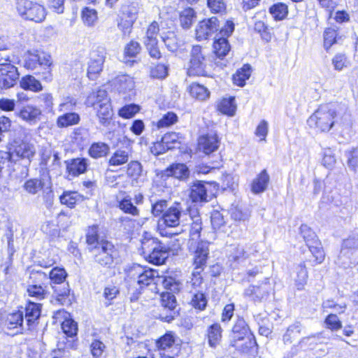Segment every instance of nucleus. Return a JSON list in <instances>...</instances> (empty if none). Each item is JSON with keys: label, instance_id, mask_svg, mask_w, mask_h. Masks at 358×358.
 <instances>
[{"label": "nucleus", "instance_id": "f257e3e1", "mask_svg": "<svg viewBox=\"0 0 358 358\" xmlns=\"http://www.w3.org/2000/svg\"><path fill=\"white\" fill-rule=\"evenodd\" d=\"M85 243L89 252L92 253L94 263L103 268L115 267V262L120 257V251L106 236H101L100 227L98 224L87 227Z\"/></svg>", "mask_w": 358, "mask_h": 358}, {"label": "nucleus", "instance_id": "f03ea898", "mask_svg": "<svg viewBox=\"0 0 358 358\" xmlns=\"http://www.w3.org/2000/svg\"><path fill=\"white\" fill-rule=\"evenodd\" d=\"M177 274L173 271L158 269V281L162 279V286L170 292H162L161 297V310L158 319L162 322L171 323L178 316L176 310L177 301L173 293L179 291L180 283L176 279Z\"/></svg>", "mask_w": 358, "mask_h": 358}, {"label": "nucleus", "instance_id": "7ed1b4c3", "mask_svg": "<svg viewBox=\"0 0 358 358\" xmlns=\"http://www.w3.org/2000/svg\"><path fill=\"white\" fill-rule=\"evenodd\" d=\"M23 66L28 71H34V74L45 83L53 80V61L50 54L39 50H29L25 52Z\"/></svg>", "mask_w": 358, "mask_h": 358}, {"label": "nucleus", "instance_id": "20e7f679", "mask_svg": "<svg viewBox=\"0 0 358 358\" xmlns=\"http://www.w3.org/2000/svg\"><path fill=\"white\" fill-rule=\"evenodd\" d=\"M336 115L334 106L327 103L320 106L308 119L307 122L310 127H315L320 131H328L334 124Z\"/></svg>", "mask_w": 358, "mask_h": 358}, {"label": "nucleus", "instance_id": "39448f33", "mask_svg": "<svg viewBox=\"0 0 358 358\" xmlns=\"http://www.w3.org/2000/svg\"><path fill=\"white\" fill-rule=\"evenodd\" d=\"M16 10L22 19L36 23L43 22L47 15L45 6L31 0H17Z\"/></svg>", "mask_w": 358, "mask_h": 358}, {"label": "nucleus", "instance_id": "423d86ee", "mask_svg": "<svg viewBox=\"0 0 358 358\" xmlns=\"http://www.w3.org/2000/svg\"><path fill=\"white\" fill-rule=\"evenodd\" d=\"M138 13V7L133 3H124L120 6L117 25L123 35H129L131 32Z\"/></svg>", "mask_w": 358, "mask_h": 358}, {"label": "nucleus", "instance_id": "0eeeda50", "mask_svg": "<svg viewBox=\"0 0 358 358\" xmlns=\"http://www.w3.org/2000/svg\"><path fill=\"white\" fill-rule=\"evenodd\" d=\"M29 279L31 283L27 287L28 296L39 301L45 299L48 292L43 282L48 279L47 274L41 270H31Z\"/></svg>", "mask_w": 358, "mask_h": 358}, {"label": "nucleus", "instance_id": "6e6552de", "mask_svg": "<svg viewBox=\"0 0 358 358\" xmlns=\"http://www.w3.org/2000/svg\"><path fill=\"white\" fill-rule=\"evenodd\" d=\"M134 141L127 136L117 140L118 148L108 159V164L113 166L123 165L129 161L133 153Z\"/></svg>", "mask_w": 358, "mask_h": 358}, {"label": "nucleus", "instance_id": "1a4fd4ad", "mask_svg": "<svg viewBox=\"0 0 358 358\" xmlns=\"http://www.w3.org/2000/svg\"><path fill=\"white\" fill-rule=\"evenodd\" d=\"M234 30V24L232 21H227L224 27H222L220 32L216 34L213 43V51L215 55L223 59L229 52L231 46L227 37L231 36Z\"/></svg>", "mask_w": 358, "mask_h": 358}, {"label": "nucleus", "instance_id": "9d476101", "mask_svg": "<svg viewBox=\"0 0 358 358\" xmlns=\"http://www.w3.org/2000/svg\"><path fill=\"white\" fill-rule=\"evenodd\" d=\"M17 68L12 64L9 57L0 60V88L9 89L15 85L19 80Z\"/></svg>", "mask_w": 358, "mask_h": 358}, {"label": "nucleus", "instance_id": "9b49d317", "mask_svg": "<svg viewBox=\"0 0 358 358\" xmlns=\"http://www.w3.org/2000/svg\"><path fill=\"white\" fill-rule=\"evenodd\" d=\"M324 338H329L326 331H322L308 336L301 338L299 341L292 346L284 358H292L296 355L300 350H311L318 343H323Z\"/></svg>", "mask_w": 358, "mask_h": 358}, {"label": "nucleus", "instance_id": "f8f14e48", "mask_svg": "<svg viewBox=\"0 0 358 358\" xmlns=\"http://www.w3.org/2000/svg\"><path fill=\"white\" fill-rule=\"evenodd\" d=\"M106 52L103 48L92 50L90 55L86 76L91 80H97L103 69Z\"/></svg>", "mask_w": 358, "mask_h": 358}, {"label": "nucleus", "instance_id": "ddd939ff", "mask_svg": "<svg viewBox=\"0 0 358 358\" xmlns=\"http://www.w3.org/2000/svg\"><path fill=\"white\" fill-rule=\"evenodd\" d=\"M232 336L234 341L247 338L249 341L247 348H252L257 345L254 335L251 333L248 323L242 317H237L232 328Z\"/></svg>", "mask_w": 358, "mask_h": 358}, {"label": "nucleus", "instance_id": "4468645a", "mask_svg": "<svg viewBox=\"0 0 358 358\" xmlns=\"http://www.w3.org/2000/svg\"><path fill=\"white\" fill-rule=\"evenodd\" d=\"M176 335L169 331L158 338V354L162 358H174L178 353L175 346Z\"/></svg>", "mask_w": 358, "mask_h": 358}, {"label": "nucleus", "instance_id": "2eb2a0df", "mask_svg": "<svg viewBox=\"0 0 358 358\" xmlns=\"http://www.w3.org/2000/svg\"><path fill=\"white\" fill-rule=\"evenodd\" d=\"M66 173L69 176L77 178L85 173L90 166V162L85 157H73L64 161Z\"/></svg>", "mask_w": 358, "mask_h": 358}, {"label": "nucleus", "instance_id": "dca6fc26", "mask_svg": "<svg viewBox=\"0 0 358 358\" xmlns=\"http://www.w3.org/2000/svg\"><path fill=\"white\" fill-rule=\"evenodd\" d=\"M220 28L219 20L216 17H212L201 21L196 28V37L199 41L208 38Z\"/></svg>", "mask_w": 358, "mask_h": 358}, {"label": "nucleus", "instance_id": "f3484780", "mask_svg": "<svg viewBox=\"0 0 358 358\" xmlns=\"http://www.w3.org/2000/svg\"><path fill=\"white\" fill-rule=\"evenodd\" d=\"M190 70L196 75H203L205 72V54L202 48L199 45H193L190 52Z\"/></svg>", "mask_w": 358, "mask_h": 358}, {"label": "nucleus", "instance_id": "a211bd4d", "mask_svg": "<svg viewBox=\"0 0 358 358\" xmlns=\"http://www.w3.org/2000/svg\"><path fill=\"white\" fill-rule=\"evenodd\" d=\"M17 117L30 124L38 122L42 116V110L36 106L27 104L21 107L16 113Z\"/></svg>", "mask_w": 358, "mask_h": 358}, {"label": "nucleus", "instance_id": "6ab92c4d", "mask_svg": "<svg viewBox=\"0 0 358 358\" xmlns=\"http://www.w3.org/2000/svg\"><path fill=\"white\" fill-rule=\"evenodd\" d=\"M96 115L99 123L107 127L110 124L113 117V110L109 101H96L95 103Z\"/></svg>", "mask_w": 358, "mask_h": 358}, {"label": "nucleus", "instance_id": "aec40b11", "mask_svg": "<svg viewBox=\"0 0 358 358\" xmlns=\"http://www.w3.org/2000/svg\"><path fill=\"white\" fill-rule=\"evenodd\" d=\"M9 145V150L6 152H10V159H13L14 156L24 159L32 155L30 145L22 139H14Z\"/></svg>", "mask_w": 358, "mask_h": 358}, {"label": "nucleus", "instance_id": "412c9836", "mask_svg": "<svg viewBox=\"0 0 358 358\" xmlns=\"http://www.w3.org/2000/svg\"><path fill=\"white\" fill-rule=\"evenodd\" d=\"M209 242L199 241L194 252V265L195 269H201L203 271L206 265L207 259L209 255Z\"/></svg>", "mask_w": 358, "mask_h": 358}, {"label": "nucleus", "instance_id": "4be33fe9", "mask_svg": "<svg viewBox=\"0 0 358 358\" xmlns=\"http://www.w3.org/2000/svg\"><path fill=\"white\" fill-rule=\"evenodd\" d=\"M142 254L150 262L157 265V241L155 238L144 236L141 241Z\"/></svg>", "mask_w": 358, "mask_h": 358}, {"label": "nucleus", "instance_id": "5701e85b", "mask_svg": "<svg viewBox=\"0 0 358 358\" xmlns=\"http://www.w3.org/2000/svg\"><path fill=\"white\" fill-rule=\"evenodd\" d=\"M203 180H196L191 187L189 197L192 202H203L207 201L208 199V189L207 186H211V182H202Z\"/></svg>", "mask_w": 358, "mask_h": 358}, {"label": "nucleus", "instance_id": "b1692460", "mask_svg": "<svg viewBox=\"0 0 358 358\" xmlns=\"http://www.w3.org/2000/svg\"><path fill=\"white\" fill-rule=\"evenodd\" d=\"M141 50V45L138 42L131 40L126 44L124 49V64L127 66H132L134 64L138 62L136 57Z\"/></svg>", "mask_w": 358, "mask_h": 358}, {"label": "nucleus", "instance_id": "393cba45", "mask_svg": "<svg viewBox=\"0 0 358 358\" xmlns=\"http://www.w3.org/2000/svg\"><path fill=\"white\" fill-rule=\"evenodd\" d=\"M155 271L151 268H143V273L141 275L138 280H137V283L140 286V289L135 290L131 293L130 296V301L134 302L136 301L140 294H141V289L145 287L150 285L155 279Z\"/></svg>", "mask_w": 358, "mask_h": 358}, {"label": "nucleus", "instance_id": "a878e982", "mask_svg": "<svg viewBox=\"0 0 358 358\" xmlns=\"http://www.w3.org/2000/svg\"><path fill=\"white\" fill-rule=\"evenodd\" d=\"M61 328L66 337L76 338V339L73 340L70 346L71 349L76 350L78 347V323L71 317H66L61 323Z\"/></svg>", "mask_w": 358, "mask_h": 358}, {"label": "nucleus", "instance_id": "bb28decb", "mask_svg": "<svg viewBox=\"0 0 358 358\" xmlns=\"http://www.w3.org/2000/svg\"><path fill=\"white\" fill-rule=\"evenodd\" d=\"M41 313V304L31 301L27 302L24 307V318L28 326L34 325L39 319Z\"/></svg>", "mask_w": 358, "mask_h": 358}, {"label": "nucleus", "instance_id": "cd10ccee", "mask_svg": "<svg viewBox=\"0 0 358 358\" xmlns=\"http://www.w3.org/2000/svg\"><path fill=\"white\" fill-rule=\"evenodd\" d=\"M145 45L151 57H157V24L153 21L148 27Z\"/></svg>", "mask_w": 358, "mask_h": 358}, {"label": "nucleus", "instance_id": "c85d7f7f", "mask_svg": "<svg viewBox=\"0 0 358 358\" xmlns=\"http://www.w3.org/2000/svg\"><path fill=\"white\" fill-rule=\"evenodd\" d=\"M180 216V211L177 208L171 207L169 208L158 221V228L162 224L170 227L178 225Z\"/></svg>", "mask_w": 358, "mask_h": 358}, {"label": "nucleus", "instance_id": "c756f323", "mask_svg": "<svg viewBox=\"0 0 358 358\" xmlns=\"http://www.w3.org/2000/svg\"><path fill=\"white\" fill-rule=\"evenodd\" d=\"M173 177L175 179H187L189 177V170L184 164H176L167 168L162 174V177Z\"/></svg>", "mask_w": 358, "mask_h": 358}, {"label": "nucleus", "instance_id": "7c9ffc66", "mask_svg": "<svg viewBox=\"0 0 358 358\" xmlns=\"http://www.w3.org/2000/svg\"><path fill=\"white\" fill-rule=\"evenodd\" d=\"M303 329L301 322L295 321L290 324L282 335V342L285 345L291 344L294 341L299 338Z\"/></svg>", "mask_w": 358, "mask_h": 358}, {"label": "nucleus", "instance_id": "2f4dec72", "mask_svg": "<svg viewBox=\"0 0 358 358\" xmlns=\"http://www.w3.org/2000/svg\"><path fill=\"white\" fill-rule=\"evenodd\" d=\"M23 321V311L18 309L6 315L3 320V325L8 329H16L22 327Z\"/></svg>", "mask_w": 358, "mask_h": 358}, {"label": "nucleus", "instance_id": "473e14b6", "mask_svg": "<svg viewBox=\"0 0 358 358\" xmlns=\"http://www.w3.org/2000/svg\"><path fill=\"white\" fill-rule=\"evenodd\" d=\"M20 86L22 89L32 92H39L43 90V87L41 81L31 74H27L22 77L20 80Z\"/></svg>", "mask_w": 358, "mask_h": 358}, {"label": "nucleus", "instance_id": "72a5a7b5", "mask_svg": "<svg viewBox=\"0 0 358 358\" xmlns=\"http://www.w3.org/2000/svg\"><path fill=\"white\" fill-rule=\"evenodd\" d=\"M218 138L216 135H207L199 138V146L203 152L209 155L218 148Z\"/></svg>", "mask_w": 358, "mask_h": 358}, {"label": "nucleus", "instance_id": "f704fd0d", "mask_svg": "<svg viewBox=\"0 0 358 358\" xmlns=\"http://www.w3.org/2000/svg\"><path fill=\"white\" fill-rule=\"evenodd\" d=\"M80 121V117L76 112L65 113L59 115L56 120V125L59 129L67 128L78 124Z\"/></svg>", "mask_w": 358, "mask_h": 358}, {"label": "nucleus", "instance_id": "c9c22d12", "mask_svg": "<svg viewBox=\"0 0 358 358\" xmlns=\"http://www.w3.org/2000/svg\"><path fill=\"white\" fill-rule=\"evenodd\" d=\"M9 176L13 179H25L28 176V168L17 160L8 162Z\"/></svg>", "mask_w": 358, "mask_h": 358}, {"label": "nucleus", "instance_id": "e433bc0d", "mask_svg": "<svg viewBox=\"0 0 358 358\" xmlns=\"http://www.w3.org/2000/svg\"><path fill=\"white\" fill-rule=\"evenodd\" d=\"M268 294L267 285L264 284L261 286L251 285L245 290V295L251 298L255 302H259Z\"/></svg>", "mask_w": 358, "mask_h": 358}, {"label": "nucleus", "instance_id": "4c0bfd02", "mask_svg": "<svg viewBox=\"0 0 358 358\" xmlns=\"http://www.w3.org/2000/svg\"><path fill=\"white\" fill-rule=\"evenodd\" d=\"M178 135L174 132L166 134L162 138L161 141H158V155L166 150L173 149L175 148L174 144L178 143Z\"/></svg>", "mask_w": 358, "mask_h": 358}, {"label": "nucleus", "instance_id": "58836bf2", "mask_svg": "<svg viewBox=\"0 0 358 358\" xmlns=\"http://www.w3.org/2000/svg\"><path fill=\"white\" fill-rule=\"evenodd\" d=\"M109 149L108 145L104 142H94L89 147L87 153L93 159H99L106 156Z\"/></svg>", "mask_w": 358, "mask_h": 358}, {"label": "nucleus", "instance_id": "ea45409f", "mask_svg": "<svg viewBox=\"0 0 358 358\" xmlns=\"http://www.w3.org/2000/svg\"><path fill=\"white\" fill-rule=\"evenodd\" d=\"M83 196L75 191H64L59 196L62 204L69 208H73L76 204L83 200Z\"/></svg>", "mask_w": 358, "mask_h": 358}, {"label": "nucleus", "instance_id": "a19ab883", "mask_svg": "<svg viewBox=\"0 0 358 358\" xmlns=\"http://www.w3.org/2000/svg\"><path fill=\"white\" fill-rule=\"evenodd\" d=\"M207 333L209 345L215 348L220 344L222 339V329L220 324H213L208 328Z\"/></svg>", "mask_w": 358, "mask_h": 358}, {"label": "nucleus", "instance_id": "79ce46f5", "mask_svg": "<svg viewBox=\"0 0 358 358\" xmlns=\"http://www.w3.org/2000/svg\"><path fill=\"white\" fill-rule=\"evenodd\" d=\"M68 273L64 267L55 266L49 272L48 278L51 285H60L66 281Z\"/></svg>", "mask_w": 358, "mask_h": 358}, {"label": "nucleus", "instance_id": "37998d69", "mask_svg": "<svg viewBox=\"0 0 358 358\" xmlns=\"http://www.w3.org/2000/svg\"><path fill=\"white\" fill-rule=\"evenodd\" d=\"M56 300L62 306H69L74 300L73 294L71 292L69 285L62 290H55Z\"/></svg>", "mask_w": 358, "mask_h": 358}, {"label": "nucleus", "instance_id": "c03bdc74", "mask_svg": "<svg viewBox=\"0 0 358 358\" xmlns=\"http://www.w3.org/2000/svg\"><path fill=\"white\" fill-rule=\"evenodd\" d=\"M250 65L244 64L243 66L238 70L233 76L234 83L238 86L243 87L245 85V81L250 78Z\"/></svg>", "mask_w": 358, "mask_h": 358}, {"label": "nucleus", "instance_id": "a18cd8bd", "mask_svg": "<svg viewBox=\"0 0 358 358\" xmlns=\"http://www.w3.org/2000/svg\"><path fill=\"white\" fill-rule=\"evenodd\" d=\"M80 16L83 23L88 27L94 26L98 20L97 10L87 6L82 8Z\"/></svg>", "mask_w": 358, "mask_h": 358}, {"label": "nucleus", "instance_id": "49530a36", "mask_svg": "<svg viewBox=\"0 0 358 358\" xmlns=\"http://www.w3.org/2000/svg\"><path fill=\"white\" fill-rule=\"evenodd\" d=\"M141 110V106L136 103L125 104L117 111L118 115L124 120L134 117Z\"/></svg>", "mask_w": 358, "mask_h": 358}, {"label": "nucleus", "instance_id": "de8ad7c7", "mask_svg": "<svg viewBox=\"0 0 358 358\" xmlns=\"http://www.w3.org/2000/svg\"><path fill=\"white\" fill-rule=\"evenodd\" d=\"M117 207L120 210H121L124 213L129 214L133 216H138L139 215V210L136 206H135L132 201L131 199L129 196L122 198L117 204Z\"/></svg>", "mask_w": 358, "mask_h": 358}, {"label": "nucleus", "instance_id": "09e8293b", "mask_svg": "<svg viewBox=\"0 0 358 358\" xmlns=\"http://www.w3.org/2000/svg\"><path fill=\"white\" fill-rule=\"evenodd\" d=\"M189 94L192 97L201 101L206 100L210 96V92L206 87L195 83L189 86Z\"/></svg>", "mask_w": 358, "mask_h": 358}, {"label": "nucleus", "instance_id": "8fccbe9b", "mask_svg": "<svg viewBox=\"0 0 358 358\" xmlns=\"http://www.w3.org/2000/svg\"><path fill=\"white\" fill-rule=\"evenodd\" d=\"M234 100V97L222 99L217 104V110L223 114L233 116L236 109Z\"/></svg>", "mask_w": 358, "mask_h": 358}, {"label": "nucleus", "instance_id": "3c124183", "mask_svg": "<svg viewBox=\"0 0 358 358\" xmlns=\"http://www.w3.org/2000/svg\"><path fill=\"white\" fill-rule=\"evenodd\" d=\"M196 17V13L192 8H187L180 13V24L184 29H189Z\"/></svg>", "mask_w": 358, "mask_h": 358}, {"label": "nucleus", "instance_id": "603ef678", "mask_svg": "<svg viewBox=\"0 0 358 358\" xmlns=\"http://www.w3.org/2000/svg\"><path fill=\"white\" fill-rule=\"evenodd\" d=\"M248 246L238 244L234 246L229 255V259L236 262H241L249 257Z\"/></svg>", "mask_w": 358, "mask_h": 358}, {"label": "nucleus", "instance_id": "864d4df0", "mask_svg": "<svg viewBox=\"0 0 358 358\" xmlns=\"http://www.w3.org/2000/svg\"><path fill=\"white\" fill-rule=\"evenodd\" d=\"M269 12L275 20H282L288 14V8L285 3H277L269 8Z\"/></svg>", "mask_w": 358, "mask_h": 358}, {"label": "nucleus", "instance_id": "5fc2aeb1", "mask_svg": "<svg viewBox=\"0 0 358 358\" xmlns=\"http://www.w3.org/2000/svg\"><path fill=\"white\" fill-rule=\"evenodd\" d=\"M306 245L313 257L315 258L316 262L317 264L322 263L324 259L325 255L321 243L318 240H316L311 243H308Z\"/></svg>", "mask_w": 358, "mask_h": 358}, {"label": "nucleus", "instance_id": "6e6d98bb", "mask_svg": "<svg viewBox=\"0 0 358 358\" xmlns=\"http://www.w3.org/2000/svg\"><path fill=\"white\" fill-rule=\"evenodd\" d=\"M345 249H358V234H352L343 242L341 254L338 260L341 259V256L345 255Z\"/></svg>", "mask_w": 358, "mask_h": 358}, {"label": "nucleus", "instance_id": "4d7b16f0", "mask_svg": "<svg viewBox=\"0 0 358 358\" xmlns=\"http://www.w3.org/2000/svg\"><path fill=\"white\" fill-rule=\"evenodd\" d=\"M106 345L99 339H94L90 345V353L94 358H101L106 351Z\"/></svg>", "mask_w": 358, "mask_h": 358}, {"label": "nucleus", "instance_id": "13d9d810", "mask_svg": "<svg viewBox=\"0 0 358 358\" xmlns=\"http://www.w3.org/2000/svg\"><path fill=\"white\" fill-rule=\"evenodd\" d=\"M296 278L295 279L298 289H301L308 279V271L304 263H301L296 268Z\"/></svg>", "mask_w": 358, "mask_h": 358}, {"label": "nucleus", "instance_id": "bf43d9fd", "mask_svg": "<svg viewBox=\"0 0 358 358\" xmlns=\"http://www.w3.org/2000/svg\"><path fill=\"white\" fill-rule=\"evenodd\" d=\"M142 166L137 161H131L127 167V176L130 179H138L142 173Z\"/></svg>", "mask_w": 358, "mask_h": 358}, {"label": "nucleus", "instance_id": "052dcab7", "mask_svg": "<svg viewBox=\"0 0 358 358\" xmlns=\"http://www.w3.org/2000/svg\"><path fill=\"white\" fill-rule=\"evenodd\" d=\"M207 6L211 13L223 14L226 12L227 4L224 0H207Z\"/></svg>", "mask_w": 358, "mask_h": 358}, {"label": "nucleus", "instance_id": "680f3d73", "mask_svg": "<svg viewBox=\"0 0 358 358\" xmlns=\"http://www.w3.org/2000/svg\"><path fill=\"white\" fill-rule=\"evenodd\" d=\"M178 121V116L173 112H168L158 120V128L169 127Z\"/></svg>", "mask_w": 358, "mask_h": 358}, {"label": "nucleus", "instance_id": "e2e57ef3", "mask_svg": "<svg viewBox=\"0 0 358 358\" xmlns=\"http://www.w3.org/2000/svg\"><path fill=\"white\" fill-rule=\"evenodd\" d=\"M191 303L194 308L200 310H203L206 307L207 299L204 294L201 292H197L193 296Z\"/></svg>", "mask_w": 358, "mask_h": 358}, {"label": "nucleus", "instance_id": "0e129e2a", "mask_svg": "<svg viewBox=\"0 0 358 358\" xmlns=\"http://www.w3.org/2000/svg\"><path fill=\"white\" fill-rule=\"evenodd\" d=\"M336 164V158L331 149L327 148L324 150L322 164L329 169H331Z\"/></svg>", "mask_w": 358, "mask_h": 358}, {"label": "nucleus", "instance_id": "69168bd1", "mask_svg": "<svg viewBox=\"0 0 358 358\" xmlns=\"http://www.w3.org/2000/svg\"><path fill=\"white\" fill-rule=\"evenodd\" d=\"M300 234L302 235L306 244L317 240L315 232L306 224H301Z\"/></svg>", "mask_w": 358, "mask_h": 358}, {"label": "nucleus", "instance_id": "338daca9", "mask_svg": "<svg viewBox=\"0 0 358 358\" xmlns=\"http://www.w3.org/2000/svg\"><path fill=\"white\" fill-rule=\"evenodd\" d=\"M332 64L334 69L341 71L344 67H347L349 62L343 54H337L332 59Z\"/></svg>", "mask_w": 358, "mask_h": 358}, {"label": "nucleus", "instance_id": "774afa93", "mask_svg": "<svg viewBox=\"0 0 358 358\" xmlns=\"http://www.w3.org/2000/svg\"><path fill=\"white\" fill-rule=\"evenodd\" d=\"M325 323L327 328L331 331L338 330L342 327L341 322L336 314H329L325 319Z\"/></svg>", "mask_w": 358, "mask_h": 358}]
</instances>
